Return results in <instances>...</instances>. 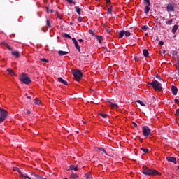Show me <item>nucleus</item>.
<instances>
[{"instance_id": "nucleus-1", "label": "nucleus", "mask_w": 179, "mask_h": 179, "mask_svg": "<svg viewBox=\"0 0 179 179\" xmlns=\"http://www.w3.org/2000/svg\"><path fill=\"white\" fill-rule=\"evenodd\" d=\"M142 173L145 176H160V173L157 171L148 168V166H142Z\"/></svg>"}, {"instance_id": "nucleus-2", "label": "nucleus", "mask_w": 179, "mask_h": 179, "mask_svg": "<svg viewBox=\"0 0 179 179\" xmlns=\"http://www.w3.org/2000/svg\"><path fill=\"white\" fill-rule=\"evenodd\" d=\"M150 86L153 87L155 91L162 92L163 90V87H162V83H159L157 80H153L150 83Z\"/></svg>"}, {"instance_id": "nucleus-3", "label": "nucleus", "mask_w": 179, "mask_h": 179, "mask_svg": "<svg viewBox=\"0 0 179 179\" xmlns=\"http://www.w3.org/2000/svg\"><path fill=\"white\" fill-rule=\"evenodd\" d=\"M20 81L25 85H29L32 82L31 78L28 77L25 73H22V74H21Z\"/></svg>"}, {"instance_id": "nucleus-4", "label": "nucleus", "mask_w": 179, "mask_h": 179, "mask_svg": "<svg viewBox=\"0 0 179 179\" xmlns=\"http://www.w3.org/2000/svg\"><path fill=\"white\" fill-rule=\"evenodd\" d=\"M72 75L75 77L76 81H79L83 77V73L80 70H75L72 71Z\"/></svg>"}, {"instance_id": "nucleus-5", "label": "nucleus", "mask_w": 179, "mask_h": 179, "mask_svg": "<svg viewBox=\"0 0 179 179\" xmlns=\"http://www.w3.org/2000/svg\"><path fill=\"white\" fill-rule=\"evenodd\" d=\"M7 118V111L0 108V123Z\"/></svg>"}, {"instance_id": "nucleus-6", "label": "nucleus", "mask_w": 179, "mask_h": 179, "mask_svg": "<svg viewBox=\"0 0 179 179\" xmlns=\"http://www.w3.org/2000/svg\"><path fill=\"white\" fill-rule=\"evenodd\" d=\"M151 131H152L150 130V129H149V127L147 126H145L142 128V133L143 136H149L151 134Z\"/></svg>"}, {"instance_id": "nucleus-7", "label": "nucleus", "mask_w": 179, "mask_h": 179, "mask_svg": "<svg viewBox=\"0 0 179 179\" xmlns=\"http://www.w3.org/2000/svg\"><path fill=\"white\" fill-rule=\"evenodd\" d=\"M13 171H17L18 172V173H20V177L24 178V179H31V178L25 174H23L22 172H21V170H20L19 168H17L15 166L13 167Z\"/></svg>"}, {"instance_id": "nucleus-8", "label": "nucleus", "mask_w": 179, "mask_h": 179, "mask_svg": "<svg viewBox=\"0 0 179 179\" xmlns=\"http://www.w3.org/2000/svg\"><path fill=\"white\" fill-rule=\"evenodd\" d=\"M124 36L128 38L129 37V36H131V33L129 32V31H120V32H119V38H122Z\"/></svg>"}, {"instance_id": "nucleus-9", "label": "nucleus", "mask_w": 179, "mask_h": 179, "mask_svg": "<svg viewBox=\"0 0 179 179\" xmlns=\"http://www.w3.org/2000/svg\"><path fill=\"white\" fill-rule=\"evenodd\" d=\"M166 159L167 162H172L173 164H176V158H175L173 157H166Z\"/></svg>"}, {"instance_id": "nucleus-10", "label": "nucleus", "mask_w": 179, "mask_h": 179, "mask_svg": "<svg viewBox=\"0 0 179 179\" xmlns=\"http://www.w3.org/2000/svg\"><path fill=\"white\" fill-rule=\"evenodd\" d=\"M73 44H75V48H76V50H78V51L80 52V46H79V45L78 44V41H76V39L73 38Z\"/></svg>"}, {"instance_id": "nucleus-11", "label": "nucleus", "mask_w": 179, "mask_h": 179, "mask_svg": "<svg viewBox=\"0 0 179 179\" xmlns=\"http://www.w3.org/2000/svg\"><path fill=\"white\" fill-rule=\"evenodd\" d=\"M174 8H175V7L173 6V4H168V6H166V10L168 12H173Z\"/></svg>"}, {"instance_id": "nucleus-12", "label": "nucleus", "mask_w": 179, "mask_h": 179, "mask_svg": "<svg viewBox=\"0 0 179 179\" xmlns=\"http://www.w3.org/2000/svg\"><path fill=\"white\" fill-rule=\"evenodd\" d=\"M171 91L172 92V94H173V96H176V94L178 93V88H176L175 86H171Z\"/></svg>"}, {"instance_id": "nucleus-13", "label": "nucleus", "mask_w": 179, "mask_h": 179, "mask_svg": "<svg viewBox=\"0 0 179 179\" xmlns=\"http://www.w3.org/2000/svg\"><path fill=\"white\" fill-rule=\"evenodd\" d=\"M109 103V106L112 108V109H117L119 108V105L116 104V103H113L110 101L108 102Z\"/></svg>"}, {"instance_id": "nucleus-14", "label": "nucleus", "mask_w": 179, "mask_h": 179, "mask_svg": "<svg viewBox=\"0 0 179 179\" xmlns=\"http://www.w3.org/2000/svg\"><path fill=\"white\" fill-rule=\"evenodd\" d=\"M58 82L61 83L62 84H64V85H68V82L62 79V78H58Z\"/></svg>"}, {"instance_id": "nucleus-15", "label": "nucleus", "mask_w": 179, "mask_h": 179, "mask_svg": "<svg viewBox=\"0 0 179 179\" xmlns=\"http://www.w3.org/2000/svg\"><path fill=\"white\" fill-rule=\"evenodd\" d=\"M96 150L99 152H103V154H105L106 156H108V152H106V151L105 150V149L103 148H102V147L98 148H96Z\"/></svg>"}, {"instance_id": "nucleus-16", "label": "nucleus", "mask_w": 179, "mask_h": 179, "mask_svg": "<svg viewBox=\"0 0 179 179\" xmlns=\"http://www.w3.org/2000/svg\"><path fill=\"white\" fill-rule=\"evenodd\" d=\"M67 54H68V52H66V51H62V50L58 51V55L59 56L66 55Z\"/></svg>"}, {"instance_id": "nucleus-17", "label": "nucleus", "mask_w": 179, "mask_h": 179, "mask_svg": "<svg viewBox=\"0 0 179 179\" xmlns=\"http://www.w3.org/2000/svg\"><path fill=\"white\" fill-rule=\"evenodd\" d=\"M176 30H178V25L175 24L173 25V27H172V34H175V33L176 32Z\"/></svg>"}, {"instance_id": "nucleus-18", "label": "nucleus", "mask_w": 179, "mask_h": 179, "mask_svg": "<svg viewBox=\"0 0 179 179\" xmlns=\"http://www.w3.org/2000/svg\"><path fill=\"white\" fill-rule=\"evenodd\" d=\"M75 10H76L78 15H80V12H82V9L78 6H75Z\"/></svg>"}, {"instance_id": "nucleus-19", "label": "nucleus", "mask_w": 179, "mask_h": 179, "mask_svg": "<svg viewBox=\"0 0 179 179\" xmlns=\"http://www.w3.org/2000/svg\"><path fill=\"white\" fill-rule=\"evenodd\" d=\"M95 36V38H96V40L98 41V42H99V43H101V41H102V36H98V35H96V36Z\"/></svg>"}, {"instance_id": "nucleus-20", "label": "nucleus", "mask_w": 179, "mask_h": 179, "mask_svg": "<svg viewBox=\"0 0 179 179\" xmlns=\"http://www.w3.org/2000/svg\"><path fill=\"white\" fill-rule=\"evenodd\" d=\"M78 178V176L76 173H72V174H71V176L69 177V178H71V179H76Z\"/></svg>"}, {"instance_id": "nucleus-21", "label": "nucleus", "mask_w": 179, "mask_h": 179, "mask_svg": "<svg viewBox=\"0 0 179 179\" xmlns=\"http://www.w3.org/2000/svg\"><path fill=\"white\" fill-rule=\"evenodd\" d=\"M149 6H150L148 5L145 7V14L149 13V11L150 10V8Z\"/></svg>"}, {"instance_id": "nucleus-22", "label": "nucleus", "mask_w": 179, "mask_h": 179, "mask_svg": "<svg viewBox=\"0 0 179 179\" xmlns=\"http://www.w3.org/2000/svg\"><path fill=\"white\" fill-rule=\"evenodd\" d=\"M143 57H149V52H148V50L145 49L143 50Z\"/></svg>"}, {"instance_id": "nucleus-23", "label": "nucleus", "mask_w": 179, "mask_h": 179, "mask_svg": "<svg viewBox=\"0 0 179 179\" xmlns=\"http://www.w3.org/2000/svg\"><path fill=\"white\" fill-rule=\"evenodd\" d=\"M62 36L68 38V39H73L71 36H69V34H62Z\"/></svg>"}, {"instance_id": "nucleus-24", "label": "nucleus", "mask_w": 179, "mask_h": 179, "mask_svg": "<svg viewBox=\"0 0 179 179\" xmlns=\"http://www.w3.org/2000/svg\"><path fill=\"white\" fill-rule=\"evenodd\" d=\"M6 71L8 72L10 76H15L14 72L10 69H7Z\"/></svg>"}, {"instance_id": "nucleus-25", "label": "nucleus", "mask_w": 179, "mask_h": 179, "mask_svg": "<svg viewBox=\"0 0 179 179\" xmlns=\"http://www.w3.org/2000/svg\"><path fill=\"white\" fill-rule=\"evenodd\" d=\"M32 176H34V177H36L38 179H47V178H43L42 176H40L39 175H38L36 173H32Z\"/></svg>"}, {"instance_id": "nucleus-26", "label": "nucleus", "mask_w": 179, "mask_h": 179, "mask_svg": "<svg viewBox=\"0 0 179 179\" xmlns=\"http://www.w3.org/2000/svg\"><path fill=\"white\" fill-rule=\"evenodd\" d=\"M11 55L15 57H20V53L18 52H12Z\"/></svg>"}, {"instance_id": "nucleus-27", "label": "nucleus", "mask_w": 179, "mask_h": 179, "mask_svg": "<svg viewBox=\"0 0 179 179\" xmlns=\"http://www.w3.org/2000/svg\"><path fill=\"white\" fill-rule=\"evenodd\" d=\"M69 169L70 170H73V171H78V166H73V165H72V166H71L70 167H69Z\"/></svg>"}, {"instance_id": "nucleus-28", "label": "nucleus", "mask_w": 179, "mask_h": 179, "mask_svg": "<svg viewBox=\"0 0 179 179\" xmlns=\"http://www.w3.org/2000/svg\"><path fill=\"white\" fill-rule=\"evenodd\" d=\"M99 115H101V117H102L104 119H106L108 117V115L107 114H105L103 113H99Z\"/></svg>"}, {"instance_id": "nucleus-29", "label": "nucleus", "mask_w": 179, "mask_h": 179, "mask_svg": "<svg viewBox=\"0 0 179 179\" xmlns=\"http://www.w3.org/2000/svg\"><path fill=\"white\" fill-rule=\"evenodd\" d=\"M112 11H113V7L110 6V7H109V8H108V13H107V14H108V15L112 14Z\"/></svg>"}, {"instance_id": "nucleus-30", "label": "nucleus", "mask_w": 179, "mask_h": 179, "mask_svg": "<svg viewBox=\"0 0 179 179\" xmlns=\"http://www.w3.org/2000/svg\"><path fill=\"white\" fill-rule=\"evenodd\" d=\"M85 177L87 179H92V177L91 176V175L90 173H85Z\"/></svg>"}, {"instance_id": "nucleus-31", "label": "nucleus", "mask_w": 179, "mask_h": 179, "mask_svg": "<svg viewBox=\"0 0 179 179\" xmlns=\"http://www.w3.org/2000/svg\"><path fill=\"white\" fill-rule=\"evenodd\" d=\"M141 151H143L145 153H148L149 152V150L144 148H141L140 149Z\"/></svg>"}, {"instance_id": "nucleus-32", "label": "nucleus", "mask_w": 179, "mask_h": 179, "mask_svg": "<svg viewBox=\"0 0 179 179\" xmlns=\"http://www.w3.org/2000/svg\"><path fill=\"white\" fill-rule=\"evenodd\" d=\"M45 12H47V13H54V10H48V7H45Z\"/></svg>"}, {"instance_id": "nucleus-33", "label": "nucleus", "mask_w": 179, "mask_h": 179, "mask_svg": "<svg viewBox=\"0 0 179 179\" xmlns=\"http://www.w3.org/2000/svg\"><path fill=\"white\" fill-rule=\"evenodd\" d=\"M136 103H139V105H141L142 106H145V103H143V101H142L141 100L136 101Z\"/></svg>"}, {"instance_id": "nucleus-34", "label": "nucleus", "mask_w": 179, "mask_h": 179, "mask_svg": "<svg viewBox=\"0 0 179 179\" xmlns=\"http://www.w3.org/2000/svg\"><path fill=\"white\" fill-rule=\"evenodd\" d=\"M5 46L7 49H8V50L13 51V48L9 45L5 44Z\"/></svg>"}, {"instance_id": "nucleus-35", "label": "nucleus", "mask_w": 179, "mask_h": 179, "mask_svg": "<svg viewBox=\"0 0 179 179\" xmlns=\"http://www.w3.org/2000/svg\"><path fill=\"white\" fill-rule=\"evenodd\" d=\"M171 24H172V20H169L165 22L166 25H171Z\"/></svg>"}, {"instance_id": "nucleus-36", "label": "nucleus", "mask_w": 179, "mask_h": 179, "mask_svg": "<svg viewBox=\"0 0 179 179\" xmlns=\"http://www.w3.org/2000/svg\"><path fill=\"white\" fill-rule=\"evenodd\" d=\"M34 102L36 105H40V100H38V99H35V100H34Z\"/></svg>"}, {"instance_id": "nucleus-37", "label": "nucleus", "mask_w": 179, "mask_h": 179, "mask_svg": "<svg viewBox=\"0 0 179 179\" xmlns=\"http://www.w3.org/2000/svg\"><path fill=\"white\" fill-rule=\"evenodd\" d=\"M88 33H90V34H91L92 36H96L95 34H94V31H92V29L88 30Z\"/></svg>"}, {"instance_id": "nucleus-38", "label": "nucleus", "mask_w": 179, "mask_h": 179, "mask_svg": "<svg viewBox=\"0 0 179 179\" xmlns=\"http://www.w3.org/2000/svg\"><path fill=\"white\" fill-rule=\"evenodd\" d=\"M46 24H47V27H48V28L51 27V24H50V20H46Z\"/></svg>"}, {"instance_id": "nucleus-39", "label": "nucleus", "mask_w": 179, "mask_h": 179, "mask_svg": "<svg viewBox=\"0 0 179 179\" xmlns=\"http://www.w3.org/2000/svg\"><path fill=\"white\" fill-rule=\"evenodd\" d=\"M66 2L71 4H75V1H73V0H66Z\"/></svg>"}, {"instance_id": "nucleus-40", "label": "nucleus", "mask_w": 179, "mask_h": 179, "mask_svg": "<svg viewBox=\"0 0 179 179\" xmlns=\"http://www.w3.org/2000/svg\"><path fill=\"white\" fill-rule=\"evenodd\" d=\"M175 116L178 117L179 116V109H176L175 111Z\"/></svg>"}, {"instance_id": "nucleus-41", "label": "nucleus", "mask_w": 179, "mask_h": 179, "mask_svg": "<svg viewBox=\"0 0 179 179\" xmlns=\"http://www.w3.org/2000/svg\"><path fill=\"white\" fill-rule=\"evenodd\" d=\"M148 29H149V27L147 25L142 27V30L146 31V30H148Z\"/></svg>"}, {"instance_id": "nucleus-42", "label": "nucleus", "mask_w": 179, "mask_h": 179, "mask_svg": "<svg viewBox=\"0 0 179 179\" xmlns=\"http://www.w3.org/2000/svg\"><path fill=\"white\" fill-rule=\"evenodd\" d=\"M143 1H145V3H146V4H148V6H150V0H143Z\"/></svg>"}, {"instance_id": "nucleus-43", "label": "nucleus", "mask_w": 179, "mask_h": 179, "mask_svg": "<svg viewBox=\"0 0 179 179\" xmlns=\"http://www.w3.org/2000/svg\"><path fill=\"white\" fill-rule=\"evenodd\" d=\"M41 62H45V63H48V60H47L45 59H41Z\"/></svg>"}, {"instance_id": "nucleus-44", "label": "nucleus", "mask_w": 179, "mask_h": 179, "mask_svg": "<svg viewBox=\"0 0 179 179\" xmlns=\"http://www.w3.org/2000/svg\"><path fill=\"white\" fill-rule=\"evenodd\" d=\"M83 20V18H82V17H79V18H78V22H82Z\"/></svg>"}, {"instance_id": "nucleus-45", "label": "nucleus", "mask_w": 179, "mask_h": 179, "mask_svg": "<svg viewBox=\"0 0 179 179\" xmlns=\"http://www.w3.org/2000/svg\"><path fill=\"white\" fill-rule=\"evenodd\" d=\"M178 75H179V59H178Z\"/></svg>"}, {"instance_id": "nucleus-46", "label": "nucleus", "mask_w": 179, "mask_h": 179, "mask_svg": "<svg viewBox=\"0 0 179 179\" xmlns=\"http://www.w3.org/2000/svg\"><path fill=\"white\" fill-rule=\"evenodd\" d=\"M108 4H110V0H106V6H108Z\"/></svg>"}, {"instance_id": "nucleus-47", "label": "nucleus", "mask_w": 179, "mask_h": 179, "mask_svg": "<svg viewBox=\"0 0 179 179\" xmlns=\"http://www.w3.org/2000/svg\"><path fill=\"white\" fill-rule=\"evenodd\" d=\"M132 124L134 125V127L135 128H136L138 127V125L136 124V123H135L134 122H132Z\"/></svg>"}, {"instance_id": "nucleus-48", "label": "nucleus", "mask_w": 179, "mask_h": 179, "mask_svg": "<svg viewBox=\"0 0 179 179\" xmlns=\"http://www.w3.org/2000/svg\"><path fill=\"white\" fill-rule=\"evenodd\" d=\"M159 45H164V42L160 41V42H159Z\"/></svg>"}, {"instance_id": "nucleus-49", "label": "nucleus", "mask_w": 179, "mask_h": 179, "mask_svg": "<svg viewBox=\"0 0 179 179\" xmlns=\"http://www.w3.org/2000/svg\"><path fill=\"white\" fill-rule=\"evenodd\" d=\"M156 78L160 80H162V78L159 76H156Z\"/></svg>"}, {"instance_id": "nucleus-50", "label": "nucleus", "mask_w": 179, "mask_h": 179, "mask_svg": "<svg viewBox=\"0 0 179 179\" xmlns=\"http://www.w3.org/2000/svg\"><path fill=\"white\" fill-rule=\"evenodd\" d=\"M27 114H28V115H29V114H31V110H27Z\"/></svg>"}, {"instance_id": "nucleus-51", "label": "nucleus", "mask_w": 179, "mask_h": 179, "mask_svg": "<svg viewBox=\"0 0 179 179\" xmlns=\"http://www.w3.org/2000/svg\"><path fill=\"white\" fill-rule=\"evenodd\" d=\"M58 18H59V20H62V16L58 15Z\"/></svg>"}, {"instance_id": "nucleus-52", "label": "nucleus", "mask_w": 179, "mask_h": 179, "mask_svg": "<svg viewBox=\"0 0 179 179\" xmlns=\"http://www.w3.org/2000/svg\"><path fill=\"white\" fill-rule=\"evenodd\" d=\"M79 43H83V39H79Z\"/></svg>"}, {"instance_id": "nucleus-53", "label": "nucleus", "mask_w": 179, "mask_h": 179, "mask_svg": "<svg viewBox=\"0 0 179 179\" xmlns=\"http://www.w3.org/2000/svg\"><path fill=\"white\" fill-rule=\"evenodd\" d=\"M27 99H31V96H27Z\"/></svg>"}, {"instance_id": "nucleus-54", "label": "nucleus", "mask_w": 179, "mask_h": 179, "mask_svg": "<svg viewBox=\"0 0 179 179\" xmlns=\"http://www.w3.org/2000/svg\"><path fill=\"white\" fill-rule=\"evenodd\" d=\"M106 32L110 33V31L109 29H106Z\"/></svg>"}, {"instance_id": "nucleus-55", "label": "nucleus", "mask_w": 179, "mask_h": 179, "mask_svg": "<svg viewBox=\"0 0 179 179\" xmlns=\"http://www.w3.org/2000/svg\"><path fill=\"white\" fill-rule=\"evenodd\" d=\"M175 102H179L178 99H175Z\"/></svg>"}, {"instance_id": "nucleus-56", "label": "nucleus", "mask_w": 179, "mask_h": 179, "mask_svg": "<svg viewBox=\"0 0 179 179\" xmlns=\"http://www.w3.org/2000/svg\"><path fill=\"white\" fill-rule=\"evenodd\" d=\"M176 104L179 105V101H176Z\"/></svg>"}, {"instance_id": "nucleus-57", "label": "nucleus", "mask_w": 179, "mask_h": 179, "mask_svg": "<svg viewBox=\"0 0 179 179\" xmlns=\"http://www.w3.org/2000/svg\"><path fill=\"white\" fill-rule=\"evenodd\" d=\"M70 24H71V25H73V23L72 22H70Z\"/></svg>"}, {"instance_id": "nucleus-58", "label": "nucleus", "mask_w": 179, "mask_h": 179, "mask_svg": "<svg viewBox=\"0 0 179 179\" xmlns=\"http://www.w3.org/2000/svg\"><path fill=\"white\" fill-rule=\"evenodd\" d=\"M101 0H96V1L99 2Z\"/></svg>"}, {"instance_id": "nucleus-59", "label": "nucleus", "mask_w": 179, "mask_h": 179, "mask_svg": "<svg viewBox=\"0 0 179 179\" xmlns=\"http://www.w3.org/2000/svg\"><path fill=\"white\" fill-rule=\"evenodd\" d=\"M25 96H29L28 94H25Z\"/></svg>"}, {"instance_id": "nucleus-60", "label": "nucleus", "mask_w": 179, "mask_h": 179, "mask_svg": "<svg viewBox=\"0 0 179 179\" xmlns=\"http://www.w3.org/2000/svg\"><path fill=\"white\" fill-rule=\"evenodd\" d=\"M83 123L85 124V122L83 121Z\"/></svg>"}, {"instance_id": "nucleus-61", "label": "nucleus", "mask_w": 179, "mask_h": 179, "mask_svg": "<svg viewBox=\"0 0 179 179\" xmlns=\"http://www.w3.org/2000/svg\"><path fill=\"white\" fill-rule=\"evenodd\" d=\"M56 14L58 15V12H57Z\"/></svg>"}, {"instance_id": "nucleus-62", "label": "nucleus", "mask_w": 179, "mask_h": 179, "mask_svg": "<svg viewBox=\"0 0 179 179\" xmlns=\"http://www.w3.org/2000/svg\"><path fill=\"white\" fill-rule=\"evenodd\" d=\"M178 169H179V166H178Z\"/></svg>"}, {"instance_id": "nucleus-63", "label": "nucleus", "mask_w": 179, "mask_h": 179, "mask_svg": "<svg viewBox=\"0 0 179 179\" xmlns=\"http://www.w3.org/2000/svg\"><path fill=\"white\" fill-rule=\"evenodd\" d=\"M64 179H67V178H64Z\"/></svg>"}]
</instances>
